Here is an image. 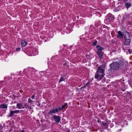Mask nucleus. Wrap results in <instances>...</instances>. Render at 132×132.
<instances>
[{
    "label": "nucleus",
    "mask_w": 132,
    "mask_h": 132,
    "mask_svg": "<svg viewBox=\"0 0 132 132\" xmlns=\"http://www.w3.org/2000/svg\"><path fill=\"white\" fill-rule=\"evenodd\" d=\"M105 75L104 68L102 65H99L95 74V78L100 80L103 78Z\"/></svg>",
    "instance_id": "f257e3e1"
},
{
    "label": "nucleus",
    "mask_w": 132,
    "mask_h": 132,
    "mask_svg": "<svg viewBox=\"0 0 132 132\" xmlns=\"http://www.w3.org/2000/svg\"><path fill=\"white\" fill-rule=\"evenodd\" d=\"M124 63L123 61L120 60L118 62H114L110 64V68L112 70H117L120 67L123 65Z\"/></svg>",
    "instance_id": "f03ea898"
},
{
    "label": "nucleus",
    "mask_w": 132,
    "mask_h": 132,
    "mask_svg": "<svg viewBox=\"0 0 132 132\" xmlns=\"http://www.w3.org/2000/svg\"><path fill=\"white\" fill-rule=\"evenodd\" d=\"M125 36L124 38L125 39V41L124 44L125 45H128L129 44L130 42V36L128 32L125 31Z\"/></svg>",
    "instance_id": "7ed1b4c3"
},
{
    "label": "nucleus",
    "mask_w": 132,
    "mask_h": 132,
    "mask_svg": "<svg viewBox=\"0 0 132 132\" xmlns=\"http://www.w3.org/2000/svg\"><path fill=\"white\" fill-rule=\"evenodd\" d=\"M59 111H60L59 110V109H58L57 108H55L50 110L49 112H48V114L51 115L56 113Z\"/></svg>",
    "instance_id": "20e7f679"
},
{
    "label": "nucleus",
    "mask_w": 132,
    "mask_h": 132,
    "mask_svg": "<svg viewBox=\"0 0 132 132\" xmlns=\"http://www.w3.org/2000/svg\"><path fill=\"white\" fill-rule=\"evenodd\" d=\"M125 32H124L123 34L122 33L121 31H118L117 32L118 33L117 35V37L120 39H123V37H124L125 36Z\"/></svg>",
    "instance_id": "39448f33"
},
{
    "label": "nucleus",
    "mask_w": 132,
    "mask_h": 132,
    "mask_svg": "<svg viewBox=\"0 0 132 132\" xmlns=\"http://www.w3.org/2000/svg\"><path fill=\"white\" fill-rule=\"evenodd\" d=\"M61 119V118L59 116L54 115L53 117V119L57 123H59Z\"/></svg>",
    "instance_id": "423d86ee"
},
{
    "label": "nucleus",
    "mask_w": 132,
    "mask_h": 132,
    "mask_svg": "<svg viewBox=\"0 0 132 132\" xmlns=\"http://www.w3.org/2000/svg\"><path fill=\"white\" fill-rule=\"evenodd\" d=\"M25 105H24L23 104L21 103H17L16 107L18 109H24L25 108Z\"/></svg>",
    "instance_id": "0eeeda50"
},
{
    "label": "nucleus",
    "mask_w": 132,
    "mask_h": 132,
    "mask_svg": "<svg viewBox=\"0 0 132 132\" xmlns=\"http://www.w3.org/2000/svg\"><path fill=\"white\" fill-rule=\"evenodd\" d=\"M22 110H20V111L19 110H16L15 111H10V114H9V116L10 117L12 116L14 114L16 113H18L20 112V111H21Z\"/></svg>",
    "instance_id": "6e6552de"
},
{
    "label": "nucleus",
    "mask_w": 132,
    "mask_h": 132,
    "mask_svg": "<svg viewBox=\"0 0 132 132\" xmlns=\"http://www.w3.org/2000/svg\"><path fill=\"white\" fill-rule=\"evenodd\" d=\"M96 47L97 50V52H102V51L104 49V48L100 46L97 45Z\"/></svg>",
    "instance_id": "1a4fd4ad"
},
{
    "label": "nucleus",
    "mask_w": 132,
    "mask_h": 132,
    "mask_svg": "<svg viewBox=\"0 0 132 132\" xmlns=\"http://www.w3.org/2000/svg\"><path fill=\"white\" fill-rule=\"evenodd\" d=\"M97 53L101 59L103 58L104 54L102 52H97Z\"/></svg>",
    "instance_id": "9d476101"
},
{
    "label": "nucleus",
    "mask_w": 132,
    "mask_h": 132,
    "mask_svg": "<svg viewBox=\"0 0 132 132\" xmlns=\"http://www.w3.org/2000/svg\"><path fill=\"white\" fill-rule=\"evenodd\" d=\"M27 44V42L25 40H23L21 42V45L22 47L25 46Z\"/></svg>",
    "instance_id": "9b49d317"
},
{
    "label": "nucleus",
    "mask_w": 132,
    "mask_h": 132,
    "mask_svg": "<svg viewBox=\"0 0 132 132\" xmlns=\"http://www.w3.org/2000/svg\"><path fill=\"white\" fill-rule=\"evenodd\" d=\"M68 105V104L67 103H65L64 104V105H63L61 107H60L59 108V110L60 111H61L66 106Z\"/></svg>",
    "instance_id": "f8f14e48"
},
{
    "label": "nucleus",
    "mask_w": 132,
    "mask_h": 132,
    "mask_svg": "<svg viewBox=\"0 0 132 132\" xmlns=\"http://www.w3.org/2000/svg\"><path fill=\"white\" fill-rule=\"evenodd\" d=\"M125 5L126 7L127 8V9L129 8L131 5V4L128 3H126L125 4Z\"/></svg>",
    "instance_id": "ddd939ff"
},
{
    "label": "nucleus",
    "mask_w": 132,
    "mask_h": 132,
    "mask_svg": "<svg viewBox=\"0 0 132 132\" xmlns=\"http://www.w3.org/2000/svg\"><path fill=\"white\" fill-rule=\"evenodd\" d=\"M7 105L4 104L1 105L0 106V108H7Z\"/></svg>",
    "instance_id": "4468645a"
},
{
    "label": "nucleus",
    "mask_w": 132,
    "mask_h": 132,
    "mask_svg": "<svg viewBox=\"0 0 132 132\" xmlns=\"http://www.w3.org/2000/svg\"><path fill=\"white\" fill-rule=\"evenodd\" d=\"M64 80V79L63 77H61L60 78L59 81V83H60L62 81H63Z\"/></svg>",
    "instance_id": "2eb2a0df"
},
{
    "label": "nucleus",
    "mask_w": 132,
    "mask_h": 132,
    "mask_svg": "<svg viewBox=\"0 0 132 132\" xmlns=\"http://www.w3.org/2000/svg\"><path fill=\"white\" fill-rule=\"evenodd\" d=\"M97 41L96 40H95V41L93 43V45L94 46H95L97 44Z\"/></svg>",
    "instance_id": "dca6fc26"
},
{
    "label": "nucleus",
    "mask_w": 132,
    "mask_h": 132,
    "mask_svg": "<svg viewBox=\"0 0 132 132\" xmlns=\"http://www.w3.org/2000/svg\"><path fill=\"white\" fill-rule=\"evenodd\" d=\"M128 52L129 54H131L132 53V50L131 49H129L128 50Z\"/></svg>",
    "instance_id": "f3484780"
},
{
    "label": "nucleus",
    "mask_w": 132,
    "mask_h": 132,
    "mask_svg": "<svg viewBox=\"0 0 132 132\" xmlns=\"http://www.w3.org/2000/svg\"><path fill=\"white\" fill-rule=\"evenodd\" d=\"M32 102H33V101L30 100V98H29L28 99V103H31Z\"/></svg>",
    "instance_id": "a211bd4d"
},
{
    "label": "nucleus",
    "mask_w": 132,
    "mask_h": 132,
    "mask_svg": "<svg viewBox=\"0 0 132 132\" xmlns=\"http://www.w3.org/2000/svg\"><path fill=\"white\" fill-rule=\"evenodd\" d=\"M130 14H126L125 15L126 17L127 18H128L129 16H130Z\"/></svg>",
    "instance_id": "6ab92c4d"
},
{
    "label": "nucleus",
    "mask_w": 132,
    "mask_h": 132,
    "mask_svg": "<svg viewBox=\"0 0 132 132\" xmlns=\"http://www.w3.org/2000/svg\"><path fill=\"white\" fill-rule=\"evenodd\" d=\"M21 49V48H20L18 47L16 48V50L17 51H19Z\"/></svg>",
    "instance_id": "aec40b11"
},
{
    "label": "nucleus",
    "mask_w": 132,
    "mask_h": 132,
    "mask_svg": "<svg viewBox=\"0 0 132 132\" xmlns=\"http://www.w3.org/2000/svg\"><path fill=\"white\" fill-rule=\"evenodd\" d=\"M102 125H103V126H105L106 125L107 123H102Z\"/></svg>",
    "instance_id": "412c9836"
},
{
    "label": "nucleus",
    "mask_w": 132,
    "mask_h": 132,
    "mask_svg": "<svg viewBox=\"0 0 132 132\" xmlns=\"http://www.w3.org/2000/svg\"><path fill=\"white\" fill-rule=\"evenodd\" d=\"M35 95H33L31 96V98L32 99H33V98H35Z\"/></svg>",
    "instance_id": "4be33fe9"
},
{
    "label": "nucleus",
    "mask_w": 132,
    "mask_h": 132,
    "mask_svg": "<svg viewBox=\"0 0 132 132\" xmlns=\"http://www.w3.org/2000/svg\"><path fill=\"white\" fill-rule=\"evenodd\" d=\"M89 83H86L85 85L84 86V87H85L86 86H87Z\"/></svg>",
    "instance_id": "5701e85b"
},
{
    "label": "nucleus",
    "mask_w": 132,
    "mask_h": 132,
    "mask_svg": "<svg viewBox=\"0 0 132 132\" xmlns=\"http://www.w3.org/2000/svg\"><path fill=\"white\" fill-rule=\"evenodd\" d=\"M103 81L104 82H105V80L104 79H103Z\"/></svg>",
    "instance_id": "b1692460"
},
{
    "label": "nucleus",
    "mask_w": 132,
    "mask_h": 132,
    "mask_svg": "<svg viewBox=\"0 0 132 132\" xmlns=\"http://www.w3.org/2000/svg\"><path fill=\"white\" fill-rule=\"evenodd\" d=\"M66 65V64L65 63V64H64V65Z\"/></svg>",
    "instance_id": "393cba45"
},
{
    "label": "nucleus",
    "mask_w": 132,
    "mask_h": 132,
    "mask_svg": "<svg viewBox=\"0 0 132 132\" xmlns=\"http://www.w3.org/2000/svg\"><path fill=\"white\" fill-rule=\"evenodd\" d=\"M97 121H98V122H99V120H98Z\"/></svg>",
    "instance_id": "a878e982"
},
{
    "label": "nucleus",
    "mask_w": 132,
    "mask_h": 132,
    "mask_svg": "<svg viewBox=\"0 0 132 132\" xmlns=\"http://www.w3.org/2000/svg\"><path fill=\"white\" fill-rule=\"evenodd\" d=\"M121 0H118L119 1H121Z\"/></svg>",
    "instance_id": "bb28decb"
},
{
    "label": "nucleus",
    "mask_w": 132,
    "mask_h": 132,
    "mask_svg": "<svg viewBox=\"0 0 132 132\" xmlns=\"http://www.w3.org/2000/svg\"><path fill=\"white\" fill-rule=\"evenodd\" d=\"M124 16H125V15H124ZM124 17H125V16H124V17H123V18H124Z\"/></svg>",
    "instance_id": "cd10ccee"
}]
</instances>
